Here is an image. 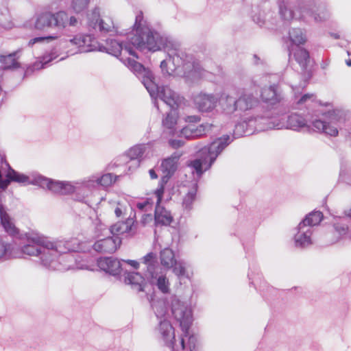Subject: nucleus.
Here are the masks:
<instances>
[{
	"label": "nucleus",
	"mask_w": 351,
	"mask_h": 351,
	"mask_svg": "<svg viewBox=\"0 0 351 351\" xmlns=\"http://www.w3.org/2000/svg\"><path fill=\"white\" fill-rule=\"evenodd\" d=\"M27 244L21 250L16 246L15 252H20L28 256H39L41 264L53 270H68L83 269L78 266L72 254L69 252L82 250L81 245L77 239L69 241H50L43 235L36 232H29L25 234Z\"/></svg>",
	"instance_id": "f257e3e1"
},
{
	"label": "nucleus",
	"mask_w": 351,
	"mask_h": 351,
	"mask_svg": "<svg viewBox=\"0 0 351 351\" xmlns=\"http://www.w3.org/2000/svg\"><path fill=\"white\" fill-rule=\"evenodd\" d=\"M152 306L158 319H162L171 311L175 319L180 323L183 335L189 337V346L192 350L195 348L196 339L190 333V327L193 321L191 305L181 301L177 296L172 295L164 300L154 301Z\"/></svg>",
	"instance_id": "f03ea898"
},
{
	"label": "nucleus",
	"mask_w": 351,
	"mask_h": 351,
	"mask_svg": "<svg viewBox=\"0 0 351 351\" xmlns=\"http://www.w3.org/2000/svg\"><path fill=\"white\" fill-rule=\"evenodd\" d=\"M135 34L130 38V42L136 49H148L156 51L160 50L163 44L162 38L157 33L153 32L146 25L142 12L136 16L134 25Z\"/></svg>",
	"instance_id": "7ed1b4c3"
},
{
	"label": "nucleus",
	"mask_w": 351,
	"mask_h": 351,
	"mask_svg": "<svg viewBox=\"0 0 351 351\" xmlns=\"http://www.w3.org/2000/svg\"><path fill=\"white\" fill-rule=\"evenodd\" d=\"M77 23L75 16H69L64 11H59L55 13L46 12L38 16L35 23V27L39 30L49 27L62 30L67 27H75Z\"/></svg>",
	"instance_id": "20e7f679"
},
{
	"label": "nucleus",
	"mask_w": 351,
	"mask_h": 351,
	"mask_svg": "<svg viewBox=\"0 0 351 351\" xmlns=\"http://www.w3.org/2000/svg\"><path fill=\"white\" fill-rule=\"evenodd\" d=\"M160 320L156 333L159 340L162 341L167 346L171 348L172 351H182L184 350V337L183 334L178 341L176 340L175 329L171 322L165 317Z\"/></svg>",
	"instance_id": "39448f33"
},
{
	"label": "nucleus",
	"mask_w": 351,
	"mask_h": 351,
	"mask_svg": "<svg viewBox=\"0 0 351 351\" xmlns=\"http://www.w3.org/2000/svg\"><path fill=\"white\" fill-rule=\"evenodd\" d=\"M314 221H301L296 228L294 241L297 247H306L311 244V228L318 225Z\"/></svg>",
	"instance_id": "423d86ee"
},
{
	"label": "nucleus",
	"mask_w": 351,
	"mask_h": 351,
	"mask_svg": "<svg viewBox=\"0 0 351 351\" xmlns=\"http://www.w3.org/2000/svg\"><path fill=\"white\" fill-rule=\"evenodd\" d=\"M230 136L223 135L210 143V145L207 148L208 158L209 160L208 165V167L211 166V165L216 160L218 155L230 144Z\"/></svg>",
	"instance_id": "0eeeda50"
},
{
	"label": "nucleus",
	"mask_w": 351,
	"mask_h": 351,
	"mask_svg": "<svg viewBox=\"0 0 351 351\" xmlns=\"http://www.w3.org/2000/svg\"><path fill=\"white\" fill-rule=\"evenodd\" d=\"M121 243V239L118 237H108L97 241L93 245V248L98 252L112 254L117 250Z\"/></svg>",
	"instance_id": "6e6552de"
},
{
	"label": "nucleus",
	"mask_w": 351,
	"mask_h": 351,
	"mask_svg": "<svg viewBox=\"0 0 351 351\" xmlns=\"http://www.w3.org/2000/svg\"><path fill=\"white\" fill-rule=\"evenodd\" d=\"M89 21L90 24L94 28L98 27L100 31L108 32L114 29V22L112 19L109 16H104L101 19L97 9H95L92 12L89 17Z\"/></svg>",
	"instance_id": "1a4fd4ad"
},
{
	"label": "nucleus",
	"mask_w": 351,
	"mask_h": 351,
	"mask_svg": "<svg viewBox=\"0 0 351 351\" xmlns=\"http://www.w3.org/2000/svg\"><path fill=\"white\" fill-rule=\"evenodd\" d=\"M147 285L150 284L155 286L162 293H169L170 292V282L165 274L158 271L149 274L147 276Z\"/></svg>",
	"instance_id": "9d476101"
},
{
	"label": "nucleus",
	"mask_w": 351,
	"mask_h": 351,
	"mask_svg": "<svg viewBox=\"0 0 351 351\" xmlns=\"http://www.w3.org/2000/svg\"><path fill=\"white\" fill-rule=\"evenodd\" d=\"M123 281L129 285L134 289L138 291H145L147 287V278H145L138 272H125L123 274Z\"/></svg>",
	"instance_id": "9b49d317"
},
{
	"label": "nucleus",
	"mask_w": 351,
	"mask_h": 351,
	"mask_svg": "<svg viewBox=\"0 0 351 351\" xmlns=\"http://www.w3.org/2000/svg\"><path fill=\"white\" fill-rule=\"evenodd\" d=\"M47 189L51 192L59 195H69L75 192V186L69 182L46 180Z\"/></svg>",
	"instance_id": "f8f14e48"
},
{
	"label": "nucleus",
	"mask_w": 351,
	"mask_h": 351,
	"mask_svg": "<svg viewBox=\"0 0 351 351\" xmlns=\"http://www.w3.org/2000/svg\"><path fill=\"white\" fill-rule=\"evenodd\" d=\"M98 267L112 276L119 275L122 271L121 262L113 258H101L97 261Z\"/></svg>",
	"instance_id": "ddd939ff"
},
{
	"label": "nucleus",
	"mask_w": 351,
	"mask_h": 351,
	"mask_svg": "<svg viewBox=\"0 0 351 351\" xmlns=\"http://www.w3.org/2000/svg\"><path fill=\"white\" fill-rule=\"evenodd\" d=\"M135 221H117L110 226V232L113 235H130L136 229Z\"/></svg>",
	"instance_id": "4468645a"
},
{
	"label": "nucleus",
	"mask_w": 351,
	"mask_h": 351,
	"mask_svg": "<svg viewBox=\"0 0 351 351\" xmlns=\"http://www.w3.org/2000/svg\"><path fill=\"white\" fill-rule=\"evenodd\" d=\"M157 96L173 109L177 108L180 102V98L168 86L159 87Z\"/></svg>",
	"instance_id": "2eb2a0df"
},
{
	"label": "nucleus",
	"mask_w": 351,
	"mask_h": 351,
	"mask_svg": "<svg viewBox=\"0 0 351 351\" xmlns=\"http://www.w3.org/2000/svg\"><path fill=\"white\" fill-rule=\"evenodd\" d=\"M108 44L109 45L108 49L114 56H120L121 58L122 57H125L126 55H130L136 59L138 58L131 47L125 46L123 47L121 44L115 40H110Z\"/></svg>",
	"instance_id": "dca6fc26"
},
{
	"label": "nucleus",
	"mask_w": 351,
	"mask_h": 351,
	"mask_svg": "<svg viewBox=\"0 0 351 351\" xmlns=\"http://www.w3.org/2000/svg\"><path fill=\"white\" fill-rule=\"evenodd\" d=\"M182 156V152H176L167 158L164 159L161 163L163 173L169 176L173 175L178 169V162Z\"/></svg>",
	"instance_id": "f3484780"
},
{
	"label": "nucleus",
	"mask_w": 351,
	"mask_h": 351,
	"mask_svg": "<svg viewBox=\"0 0 351 351\" xmlns=\"http://www.w3.org/2000/svg\"><path fill=\"white\" fill-rule=\"evenodd\" d=\"M197 108L202 112L213 110L217 104V99L213 95L199 94L195 97Z\"/></svg>",
	"instance_id": "a211bd4d"
},
{
	"label": "nucleus",
	"mask_w": 351,
	"mask_h": 351,
	"mask_svg": "<svg viewBox=\"0 0 351 351\" xmlns=\"http://www.w3.org/2000/svg\"><path fill=\"white\" fill-rule=\"evenodd\" d=\"M126 55L125 57L121 58V61L136 75L143 74L146 77L150 78L152 74L149 69H146L142 64L138 62L136 60L132 59Z\"/></svg>",
	"instance_id": "6ab92c4d"
},
{
	"label": "nucleus",
	"mask_w": 351,
	"mask_h": 351,
	"mask_svg": "<svg viewBox=\"0 0 351 351\" xmlns=\"http://www.w3.org/2000/svg\"><path fill=\"white\" fill-rule=\"evenodd\" d=\"M184 68L188 75L195 79L202 78L206 72L197 60L185 63Z\"/></svg>",
	"instance_id": "aec40b11"
},
{
	"label": "nucleus",
	"mask_w": 351,
	"mask_h": 351,
	"mask_svg": "<svg viewBox=\"0 0 351 351\" xmlns=\"http://www.w3.org/2000/svg\"><path fill=\"white\" fill-rule=\"evenodd\" d=\"M257 104L258 99L248 93H244L237 99L238 110L242 111L250 110Z\"/></svg>",
	"instance_id": "412c9836"
},
{
	"label": "nucleus",
	"mask_w": 351,
	"mask_h": 351,
	"mask_svg": "<svg viewBox=\"0 0 351 351\" xmlns=\"http://www.w3.org/2000/svg\"><path fill=\"white\" fill-rule=\"evenodd\" d=\"M219 104L226 114H232L238 110L237 99L227 94H222L219 99Z\"/></svg>",
	"instance_id": "4be33fe9"
},
{
	"label": "nucleus",
	"mask_w": 351,
	"mask_h": 351,
	"mask_svg": "<svg viewBox=\"0 0 351 351\" xmlns=\"http://www.w3.org/2000/svg\"><path fill=\"white\" fill-rule=\"evenodd\" d=\"M210 125L206 124L200 125L196 128L193 126L188 125L183 128L181 130V134L187 138H193L199 136H202L204 134L206 129L210 128Z\"/></svg>",
	"instance_id": "5701e85b"
},
{
	"label": "nucleus",
	"mask_w": 351,
	"mask_h": 351,
	"mask_svg": "<svg viewBox=\"0 0 351 351\" xmlns=\"http://www.w3.org/2000/svg\"><path fill=\"white\" fill-rule=\"evenodd\" d=\"M160 261L161 265L165 269H171L176 263V259L175 258L173 251L169 247H166L161 250L160 253Z\"/></svg>",
	"instance_id": "b1692460"
},
{
	"label": "nucleus",
	"mask_w": 351,
	"mask_h": 351,
	"mask_svg": "<svg viewBox=\"0 0 351 351\" xmlns=\"http://www.w3.org/2000/svg\"><path fill=\"white\" fill-rule=\"evenodd\" d=\"M261 97L265 102L276 104L280 101L276 86H269L263 88Z\"/></svg>",
	"instance_id": "393cba45"
},
{
	"label": "nucleus",
	"mask_w": 351,
	"mask_h": 351,
	"mask_svg": "<svg viewBox=\"0 0 351 351\" xmlns=\"http://www.w3.org/2000/svg\"><path fill=\"white\" fill-rule=\"evenodd\" d=\"M313 125L317 132H324L331 136H337L339 134V131L336 127L319 119L315 120L313 122Z\"/></svg>",
	"instance_id": "a878e982"
},
{
	"label": "nucleus",
	"mask_w": 351,
	"mask_h": 351,
	"mask_svg": "<svg viewBox=\"0 0 351 351\" xmlns=\"http://www.w3.org/2000/svg\"><path fill=\"white\" fill-rule=\"evenodd\" d=\"M334 239L333 242L338 241L341 237H346L351 238V231H348L346 224L343 221H337L332 225Z\"/></svg>",
	"instance_id": "bb28decb"
},
{
	"label": "nucleus",
	"mask_w": 351,
	"mask_h": 351,
	"mask_svg": "<svg viewBox=\"0 0 351 351\" xmlns=\"http://www.w3.org/2000/svg\"><path fill=\"white\" fill-rule=\"evenodd\" d=\"M143 263L146 265L147 271H146V276H149L157 271H158L159 267L157 265L156 263V254L153 252H149L147 254L142 258Z\"/></svg>",
	"instance_id": "cd10ccee"
},
{
	"label": "nucleus",
	"mask_w": 351,
	"mask_h": 351,
	"mask_svg": "<svg viewBox=\"0 0 351 351\" xmlns=\"http://www.w3.org/2000/svg\"><path fill=\"white\" fill-rule=\"evenodd\" d=\"M132 208L128 204H123L120 202L117 204V206L114 209V213L117 218L132 219L133 217H135V215L132 216Z\"/></svg>",
	"instance_id": "c85d7f7f"
},
{
	"label": "nucleus",
	"mask_w": 351,
	"mask_h": 351,
	"mask_svg": "<svg viewBox=\"0 0 351 351\" xmlns=\"http://www.w3.org/2000/svg\"><path fill=\"white\" fill-rule=\"evenodd\" d=\"M16 52L11 53L7 56L0 55V62L3 65L5 69H15L19 66L15 56Z\"/></svg>",
	"instance_id": "c756f323"
},
{
	"label": "nucleus",
	"mask_w": 351,
	"mask_h": 351,
	"mask_svg": "<svg viewBox=\"0 0 351 351\" xmlns=\"http://www.w3.org/2000/svg\"><path fill=\"white\" fill-rule=\"evenodd\" d=\"M15 245H5V243L0 239V258L4 255L9 258H19L21 256V253L15 252Z\"/></svg>",
	"instance_id": "7c9ffc66"
},
{
	"label": "nucleus",
	"mask_w": 351,
	"mask_h": 351,
	"mask_svg": "<svg viewBox=\"0 0 351 351\" xmlns=\"http://www.w3.org/2000/svg\"><path fill=\"white\" fill-rule=\"evenodd\" d=\"M294 56L298 64L305 69L309 62L308 51L304 48L299 47L295 52Z\"/></svg>",
	"instance_id": "2f4dec72"
},
{
	"label": "nucleus",
	"mask_w": 351,
	"mask_h": 351,
	"mask_svg": "<svg viewBox=\"0 0 351 351\" xmlns=\"http://www.w3.org/2000/svg\"><path fill=\"white\" fill-rule=\"evenodd\" d=\"M145 152V147L143 145H136L129 149L127 152V156L130 160H140Z\"/></svg>",
	"instance_id": "473e14b6"
},
{
	"label": "nucleus",
	"mask_w": 351,
	"mask_h": 351,
	"mask_svg": "<svg viewBox=\"0 0 351 351\" xmlns=\"http://www.w3.org/2000/svg\"><path fill=\"white\" fill-rule=\"evenodd\" d=\"M5 164L9 167V170L6 174V180H10V182L11 181L17 182L19 183H25L28 182L29 178L27 176L15 171L10 167L9 164L7 163L6 162Z\"/></svg>",
	"instance_id": "72a5a7b5"
},
{
	"label": "nucleus",
	"mask_w": 351,
	"mask_h": 351,
	"mask_svg": "<svg viewBox=\"0 0 351 351\" xmlns=\"http://www.w3.org/2000/svg\"><path fill=\"white\" fill-rule=\"evenodd\" d=\"M289 38L293 44L299 45L306 43V38L300 29H293L289 32Z\"/></svg>",
	"instance_id": "f704fd0d"
},
{
	"label": "nucleus",
	"mask_w": 351,
	"mask_h": 351,
	"mask_svg": "<svg viewBox=\"0 0 351 351\" xmlns=\"http://www.w3.org/2000/svg\"><path fill=\"white\" fill-rule=\"evenodd\" d=\"M79 43L80 45V51H88L92 47L93 38L90 35L80 34L78 35Z\"/></svg>",
	"instance_id": "c9c22d12"
},
{
	"label": "nucleus",
	"mask_w": 351,
	"mask_h": 351,
	"mask_svg": "<svg viewBox=\"0 0 351 351\" xmlns=\"http://www.w3.org/2000/svg\"><path fill=\"white\" fill-rule=\"evenodd\" d=\"M78 35L75 36L73 38L66 40L64 43V49L72 53H75L77 51H80V45L78 42Z\"/></svg>",
	"instance_id": "e433bc0d"
},
{
	"label": "nucleus",
	"mask_w": 351,
	"mask_h": 351,
	"mask_svg": "<svg viewBox=\"0 0 351 351\" xmlns=\"http://www.w3.org/2000/svg\"><path fill=\"white\" fill-rule=\"evenodd\" d=\"M197 191V184H194L184 198L183 204L185 206L186 208H189L191 207V204L195 199Z\"/></svg>",
	"instance_id": "4c0bfd02"
},
{
	"label": "nucleus",
	"mask_w": 351,
	"mask_h": 351,
	"mask_svg": "<svg viewBox=\"0 0 351 351\" xmlns=\"http://www.w3.org/2000/svg\"><path fill=\"white\" fill-rule=\"evenodd\" d=\"M173 273L179 277L189 278V275L186 271L184 263L177 261L172 267Z\"/></svg>",
	"instance_id": "58836bf2"
},
{
	"label": "nucleus",
	"mask_w": 351,
	"mask_h": 351,
	"mask_svg": "<svg viewBox=\"0 0 351 351\" xmlns=\"http://www.w3.org/2000/svg\"><path fill=\"white\" fill-rule=\"evenodd\" d=\"M289 123L293 128H304L306 126L304 119L298 114L291 115L289 118Z\"/></svg>",
	"instance_id": "ea45409f"
},
{
	"label": "nucleus",
	"mask_w": 351,
	"mask_h": 351,
	"mask_svg": "<svg viewBox=\"0 0 351 351\" xmlns=\"http://www.w3.org/2000/svg\"><path fill=\"white\" fill-rule=\"evenodd\" d=\"M90 0H73L72 1V8L77 12H81L87 8Z\"/></svg>",
	"instance_id": "a19ab883"
},
{
	"label": "nucleus",
	"mask_w": 351,
	"mask_h": 351,
	"mask_svg": "<svg viewBox=\"0 0 351 351\" xmlns=\"http://www.w3.org/2000/svg\"><path fill=\"white\" fill-rule=\"evenodd\" d=\"M4 230L10 234L16 236L19 234V229L12 221H1Z\"/></svg>",
	"instance_id": "79ce46f5"
},
{
	"label": "nucleus",
	"mask_w": 351,
	"mask_h": 351,
	"mask_svg": "<svg viewBox=\"0 0 351 351\" xmlns=\"http://www.w3.org/2000/svg\"><path fill=\"white\" fill-rule=\"evenodd\" d=\"M117 177L112 173H106L103 175L99 179V183L104 186L112 185L116 182Z\"/></svg>",
	"instance_id": "37998d69"
},
{
	"label": "nucleus",
	"mask_w": 351,
	"mask_h": 351,
	"mask_svg": "<svg viewBox=\"0 0 351 351\" xmlns=\"http://www.w3.org/2000/svg\"><path fill=\"white\" fill-rule=\"evenodd\" d=\"M163 125L167 128L172 129L177 123V116L173 113L167 114L166 118L163 120Z\"/></svg>",
	"instance_id": "c03bdc74"
},
{
	"label": "nucleus",
	"mask_w": 351,
	"mask_h": 351,
	"mask_svg": "<svg viewBox=\"0 0 351 351\" xmlns=\"http://www.w3.org/2000/svg\"><path fill=\"white\" fill-rule=\"evenodd\" d=\"M154 219H172L171 214L164 208H157L155 211Z\"/></svg>",
	"instance_id": "a18cd8bd"
},
{
	"label": "nucleus",
	"mask_w": 351,
	"mask_h": 351,
	"mask_svg": "<svg viewBox=\"0 0 351 351\" xmlns=\"http://www.w3.org/2000/svg\"><path fill=\"white\" fill-rule=\"evenodd\" d=\"M206 158L204 159V162H202L199 159H195L194 160L191 161L190 163L189 164V166L193 168L195 170L197 174L201 175L203 173L202 165H203V163H204V164L206 163Z\"/></svg>",
	"instance_id": "49530a36"
},
{
	"label": "nucleus",
	"mask_w": 351,
	"mask_h": 351,
	"mask_svg": "<svg viewBox=\"0 0 351 351\" xmlns=\"http://www.w3.org/2000/svg\"><path fill=\"white\" fill-rule=\"evenodd\" d=\"M58 36H49L36 37V38L31 39L29 41V46H33L34 44H36L37 43L43 42L44 40H47V42L51 41V40H54L58 39Z\"/></svg>",
	"instance_id": "de8ad7c7"
},
{
	"label": "nucleus",
	"mask_w": 351,
	"mask_h": 351,
	"mask_svg": "<svg viewBox=\"0 0 351 351\" xmlns=\"http://www.w3.org/2000/svg\"><path fill=\"white\" fill-rule=\"evenodd\" d=\"M280 14L285 20H291L293 18V12L287 8H280Z\"/></svg>",
	"instance_id": "09e8293b"
},
{
	"label": "nucleus",
	"mask_w": 351,
	"mask_h": 351,
	"mask_svg": "<svg viewBox=\"0 0 351 351\" xmlns=\"http://www.w3.org/2000/svg\"><path fill=\"white\" fill-rule=\"evenodd\" d=\"M324 215L321 211L314 210L310 213L304 219H323Z\"/></svg>",
	"instance_id": "8fccbe9b"
},
{
	"label": "nucleus",
	"mask_w": 351,
	"mask_h": 351,
	"mask_svg": "<svg viewBox=\"0 0 351 351\" xmlns=\"http://www.w3.org/2000/svg\"><path fill=\"white\" fill-rule=\"evenodd\" d=\"M184 143V141L178 139H171L169 141V145L173 149L181 147Z\"/></svg>",
	"instance_id": "3c124183"
},
{
	"label": "nucleus",
	"mask_w": 351,
	"mask_h": 351,
	"mask_svg": "<svg viewBox=\"0 0 351 351\" xmlns=\"http://www.w3.org/2000/svg\"><path fill=\"white\" fill-rule=\"evenodd\" d=\"M163 193H164L163 187H161L160 189H158L155 191V194L157 196V204H159L160 203Z\"/></svg>",
	"instance_id": "603ef678"
},
{
	"label": "nucleus",
	"mask_w": 351,
	"mask_h": 351,
	"mask_svg": "<svg viewBox=\"0 0 351 351\" xmlns=\"http://www.w3.org/2000/svg\"><path fill=\"white\" fill-rule=\"evenodd\" d=\"M122 261L123 262H125L126 263H128L129 265H130L131 267H132L134 269H138L139 268V263L136 261H133V260H123Z\"/></svg>",
	"instance_id": "864d4df0"
},
{
	"label": "nucleus",
	"mask_w": 351,
	"mask_h": 351,
	"mask_svg": "<svg viewBox=\"0 0 351 351\" xmlns=\"http://www.w3.org/2000/svg\"><path fill=\"white\" fill-rule=\"evenodd\" d=\"M0 219H9V216L5 210L3 206L0 204Z\"/></svg>",
	"instance_id": "5fc2aeb1"
},
{
	"label": "nucleus",
	"mask_w": 351,
	"mask_h": 351,
	"mask_svg": "<svg viewBox=\"0 0 351 351\" xmlns=\"http://www.w3.org/2000/svg\"><path fill=\"white\" fill-rule=\"evenodd\" d=\"M313 97V94H309V93H307V94H305L300 99V100L298 101V104H302L304 102H306L308 99H311L312 97Z\"/></svg>",
	"instance_id": "6e6d98bb"
},
{
	"label": "nucleus",
	"mask_w": 351,
	"mask_h": 351,
	"mask_svg": "<svg viewBox=\"0 0 351 351\" xmlns=\"http://www.w3.org/2000/svg\"><path fill=\"white\" fill-rule=\"evenodd\" d=\"M200 119L197 116H189L186 118V121L189 123H197L199 122Z\"/></svg>",
	"instance_id": "4d7b16f0"
},
{
	"label": "nucleus",
	"mask_w": 351,
	"mask_h": 351,
	"mask_svg": "<svg viewBox=\"0 0 351 351\" xmlns=\"http://www.w3.org/2000/svg\"><path fill=\"white\" fill-rule=\"evenodd\" d=\"M170 221H160V220L155 221V226H156V227H158L159 226H162V225L169 226Z\"/></svg>",
	"instance_id": "13d9d810"
},
{
	"label": "nucleus",
	"mask_w": 351,
	"mask_h": 351,
	"mask_svg": "<svg viewBox=\"0 0 351 351\" xmlns=\"http://www.w3.org/2000/svg\"><path fill=\"white\" fill-rule=\"evenodd\" d=\"M149 173L152 179H156L158 178V176L154 169H150Z\"/></svg>",
	"instance_id": "bf43d9fd"
},
{
	"label": "nucleus",
	"mask_w": 351,
	"mask_h": 351,
	"mask_svg": "<svg viewBox=\"0 0 351 351\" xmlns=\"http://www.w3.org/2000/svg\"><path fill=\"white\" fill-rule=\"evenodd\" d=\"M148 202H145L143 203H138L137 204V207L141 209V210H143L145 207H146L147 205H148Z\"/></svg>",
	"instance_id": "052dcab7"
},
{
	"label": "nucleus",
	"mask_w": 351,
	"mask_h": 351,
	"mask_svg": "<svg viewBox=\"0 0 351 351\" xmlns=\"http://www.w3.org/2000/svg\"><path fill=\"white\" fill-rule=\"evenodd\" d=\"M167 64V60H162L160 63V66L162 68L165 67Z\"/></svg>",
	"instance_id": "680f3d73"
},
{
	"label": "nucleus",
	"mask_w": 351,
	"mask_h": 351,
	"mask_svg": "<svg viewBox=\"0 0 351 351\" xmlns=\"http://www.w3.org/2000/svg\"><path fill=\"white\" fill-rule=\"evenodd\" d=\"M346 63L348 66H351V60H349L348 61H347Z\"/></svg>",
	"instance_id": "e2e57ef3"
}]
</instances>
